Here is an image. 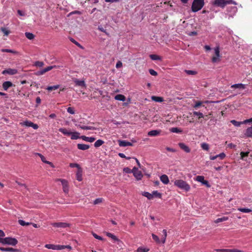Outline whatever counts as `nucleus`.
Segmentation results:
<instances>
[{"instance_id":"f257e3e1","label":"nucleus","mask_w":252,"mask_h":252,"mask_svg":"<svg viewBox=\"0 0 252 252\" xmlns=\"http://www.w3.org/2000/svg\"><path fill=\"white\" fill-rule=\"evenodd\" d=\"M174 184L178 188L186 192L189 191L190 189L189 185L187 182L181 179L176 180Z\"/></svg>"},{"instance_id":"f03ea898","label":"nucleus","mask_w":252,"mask_h":252,"mask_svg":"<svg viewBox=\"0 0 252 252\" xmlns=\"http://www.w3.org/2000/svg\"><path fill=\"white\" fill-rule=\"evenodd\" d=\"M204 0H194L191 5V10L195 12L200 10L204 6Z\"/></svg>"},{"instance_id":"7ed1b4c3","label":"nucleus","mask_w":252,"mask_h":252,"mask_svg":"<svg viewBox=\"0 0 252 252\" xmlns=\"http://www.w3.org/2000/svg\"><path fill=\"white\" fill-rule=\"evenodd\" d=\"M0 243L4 245L15 246L18 243V241L16 239L11 237L0 238Z\"/></svg>"},{"instance_id":"20e7f679","label":"nucleus","mask_w":252,"mask_h":252,"mask_svg":"<svg viewBox=\"0 0 252 252\" xmlns=\"http://www.w3.org/2000/svg\"><path fill=\"white\" fill-rule=\"evenodd\" d=\"M45 247L48 249L54 250H62L64 249L63 245H55L53 244H46Z\"/></svg>"},{"instance_id":"39448f33","label":"nucleus","mask_w":252,"mask_h":252,"mask_svg":"<svg viewBox=\"0 0 252 252\" xmlns=\"http://www.w3.org/2000/svg\"><path fill=\"white\" fill-rule=\"evenodd\" d=\"M20 124L22 126H25L28 127H32L34 129H37L38 128V126L37 124H34L29 121H24L22 123H21Z\"/></svg>"},{"instance_id":"423d86ee","label":"nucleus","mask_w":252,"mask_h":252,"mask_svg":"<svg viewBox=\"0 0 252 252\" xmlns=\"http://www.w3.org/2000/svg\"><path fill=\"white\" fill-rule=\"evenodd\" d=\"M215 56H213L212 58V62L213 63H217L220 61V49L219 47H216L215 49Z\"/></svg>"},{"instance_id":"0eeeda50","label":"nucleus","mask_w":252,"mask_h":252,"mask_svg":"<svg viewBox=\"0 0 252 252\" xmlns=\"http://www.w3.org/2000/svg\"><path fill=\"white\" fill-rule=\"evenodd\" d=\"M85 123L83 122H80L77 125H76V126L78 127H79L82 129H85V130H95L96 128L94 126H84V124Z\"/></svg>"},{"instance_id":"6e6552de","label":"nucleus","mask_w":252,"mask_h":252,"mask_svg":"<svg viewBox=\"0 0 252 252\" xmlns=\"http://www.w3.org/2000/svg\"><path fill=\"white\" fill-rule=\"evenodd\" d=\"M51 224L56 227L58 228H66L67 227H69L70 226V224L69 223H66V222H52L51 223Z\"/></svg>"},{"instance_id":"1a4fd4ad","label":"nucleus","mask_w":252,"mask_h":252,"mask_svg":"<svg viewBox=\"0 0 252 252\" xmlns=\"http://www.w3.org/2000/svg\"><path fill=\"white\" fill-rule=\"evenodd\" d=\"M56 67V65L49 66L42 69L41 70L38 71L37 72H36L35 73V75H38V76L43 75L46 72L51 70V69H52L54 68H55Z\"/></svg>"},{"instance_id":"9d476101","label":"nucleus","mask_w":252,"mask_h":252,"mask_svg":"<svg viewBox=\"0 0 252 252\" xmlns=\"http://www.w3.org/2000/svg\"><path fill=\"white\" fill-rule=\"evenodd\" d=\"M58 180L60 181L62 183L63 190L64 192H67L68 191V186L67 181L65 179H58Z\"/></svg>"},{"instance_id":"9b49d317","label":"nucleus","mask_w":252,"mask_h":252,"mask_svg":"<svg viewBox=\"0 0 252 252\" xmlns=\"http://www.w3.org/2000/svg\"><path fill=\"white\" fill-rule=\"evenodd\" d=\"M17 73L18 70L17 69L12 68H8L7 69H5L2 72L3 74H8L9 75H15Z\"/></svg>"},{"instance_id":"f8f14e48","label":"nucleus","mask_w":252,"mask_h":252,"mask_svg":"<svg viewBox=\"0 0 252 252\" xmlns=\"http://www.w3.org/2000/svg\"><path fill=\"white\" fill-rule=\"evenodd\" d=\"M214 4L224 8L226 6L225 0H215Z\"/></svg>"},{"instance_id":"ddd939ff","label":"nucleus","mask_w":252,"mask_h":252,"mask_svg":"<svg viewBox=\"0 0 252 252\" xmlns=\"http://www.w3.org/2000/svg\"><path fill=\"white\" fill-rule=\"evenodd\" d=\"M12 86H15V85L10 81H5L2 83V88L4 91H7Z\"/></svg>"},{"instance_id":"4468645a","label":"nucleus","mask_w":252,"mask_h":252,"mask_svg":"<svg viewBox=\"0 0 252 252\" xmlns=\"http://www.w3.org/2000/svg\"><path fill=\"white\" fill-rule=\"evenodd\" d=\"M74 82L76 86H80L82 88H86V84L85 81L83 80H79L77 79H75L74 80Z\"/></svg>"},{"instance_id":"2eb2a0df","label":"nucleus","mask_w":252,"mask_h":252,"mask_svg":"<svg viewBox=\"0 0 252 252\" xmlns=\"http://www.w3.org/2000/svg\"><path fill=\"white\" fill-rule=\"evenodd\" d=\"M119 145L120 147H126V146H132V144L130 142L125 140H118V141Z\"/></svg>"},{"instance_id":"dca6fc26","label":"nucleus","mask_w":252,"mask_h":252,"mask_svg":"<svg viewBox=\"0 0 252 252\" xmlns=\"http://www.w3.org/2000/svg\"><path fill=\"white\" fill-rule=\"evenodd\" d=\"M36 154L41 158L42 162L49 164L52 167H54L53 164L51 162L46 160L45 158L42 154L39 153H37Z\"/></svg>"},{"instance_id":"f3484780","label":"nucleus","mask_w":252,"mask_h":252,"mask_svg":"<svg viewBox=\"0 0 252 252\" xmlns=\"http://www.w3.org/2000/svg\"><path fill=\"white\" fill-rule=\"evenodd\" d=\"M106 235L107 236L111 238L114 241L118 242V244H119L120 243H122V241H120L115 235L112 233L110 232H106Z\"/></svg>"},{"instance_id":"a211bd4d","label":"nucleus","mask_w":252,"mask_h":252,"mask_svg":"<svg viewBox=\"0 0 252 252\" xmlns=\"http://www.w3.org/2000/svg\"><path fill=\"white\" fill-rule=\"evenodd\" d=\"M179 146L182 150H184L186 153H189L190 151L189 147L183 143H179Z\"/></svg>"},{"instance_id":"6ab92c4d","label":"nucleus","mask_w":252,"mask_h":252,"mask_svg":"<svg viewBox=\"0 0 252 252\" xmlns=\"http://www.w3.org/2000/svg\"><path fill=\"white\" fill-rule=\"evenodd\" d=\"M160 132V130H152L148 132V135L149 136H156L158 135Z\"/></svg>"},{"instance_id":"aec40b11","label":"nucleus","mask_w":252,"mask_h":252,"mask_svg":"<svg viewBox=\"0 0 252 252\" xmlns=\"http://www.w3.org/2000/svg\"><path fill=\"white\" fill-rule=\"evenodd\" d=\"M160 181L165 185H167L169 182L168 176L165 175H162L160 177Z\"/></svg>"},{"instance_id":"412c9836","label":"nucleus","mask_w":252,"mask_h":252,"mask_svg":"<svg viewBox=\"0 0 252 252\" xmlns=\"http://www.w3.org/2000/svg\"><path fill=\"white\" fill-rule=\"evenodd\" d=\"M77 148L81 150H88L90 148V146L87 144H78Z\"/></svg>"},{"instance_id":"4be33fe9","label":"nucleus","mask_w":252,"mask_h":252,"mask_svg":"<svg viewBox=\"0 0 252 252\" xmlns=\"http://www.w3.org/2000/svg\"><path fill=\"white\" fill-rule=\"evenodd\" d=\"M76 176V179L78 181H81L82 180V170L81 168H79L77 170Z\"/></svg>"},{"instance_id":"5701e85b","label":"nucleus","mask_w":252,"mask_h":252,"mask_svg":"<svg viewBox=\"0 0 252 252\" xmlns=\"http://www.w3.org/2000/svg\"><path fill=\"white\" fill-rule=\"evenodd\" d=\"M59 131L64 135L69 136L71 134V131L68 130L65 128H60L59 129Z\"/></svg>"},{"instance_id":"b1692460","label":"nucleus","mask_w":252,"mask_h":252,"mask_svg":"<svg viewBox=\"0 0 252 252\" xmlns=\"http://www.w3.org/2000/svg\"><path fill=\"white\" fill-rule=\"evenodd\" d=\"M80 138H81L82 140H83L84 141H86L89 142H93L95 140V138L94 137H87L84 135L81 136L80 137Z\"/></svg>"},{"instance_id":"393cba45","label":"nucleus","mask_w":252,"mask_h":252,"mask_svg":"<svg viewBox=\"0 0 252 252\" xmlns=\"http://www.w3.org/2000/svg\"><path fill=\"white\" fill-rule=\"evenodd\" d=\"M133 176L137 180H140L142 179L143 177V174L142 172L139 170L135 173H134Z\"/></svg>"},{"instance_id":"a878e982","label":"nucleus","mask_w":252,"mask_h":252,"mask_svg":"<svg viewBox=\"0 0 252 252\" xmlns=\"http://www.w3.org/2000/svg\"><path fill=\"white\" fill-rule=\"evenodd\" d=\"M231 88H238L240 89H245L246 88L245 85L242 83L235 84L231 86Z\"/></svg>"},{"instance_id":"bb28decb","label":"nucleus","mask_w":252,"mask_h":252,"mask_svg":"<svg viewBox=\"0 0 252 252\" xmlns=\"http://www.w3.org/2000/svg\"><path fill=\"white\" fill-rule=\"evenodd\" d=\"M0 30L4 36H8L11 33V32L7 28L4 27H1Z\"/></svg>"},{"instance_id":"cd10ccee","label":"nucleus","mask_w":252,"mask_h":252,"mask_svg":"<svg viewBox=\"0 0 252 252\" xmlns=\"http://www.w3.org/2000/svg\"><path fill=\"white\" fill-rule=\"evenodd\" d=\"M163 235L162 236V237L161 238V243L162 244H164L166 241V239L167 237V231L166 229H163L162 230Z\"/></svg>"},{"instance_id":"c85d7f7f","label":"nucleus","mask_w":252,"mask_h":252,"mask_svg":"<svg viewBox=\"0 0 252 252\" xmlns=\"http://www.w3.org/2000/svg\"><path fill=\"white\" fill-rule=\"evenodd\" d=\"M70 135L71 139L72 140H75L80 138L79 137L80 133L78 132H71V134Z\"/></svg>"},{"instance_id":"c756f323","label":"nucleus","mask_w":252,"mask_h":252,"mask_svg":"<svg viewBox=\"0 0 252 252\" xmlns=\"http://www.w3.org/2000/svg\"><path fill=\"white\" fill-rule=\"evenodd\" d=\"M245 135L248 137H252V126L248 127L246 131Z\"/></svg>"},{"instance_id":"7c9ffc66","label":"nucleus","mask_w":252,"mask_h":252,"mask_svg":"<svg viewBox=\"0 0 252 252\" xmlns=\"http://www.w3.org/2000/svg\"><path fill=\"white\" fill-rule=\"evenodd\" d=\"M115 99L117 100L125 101L126 100V97L123 94H119L115 96Z\"/></svg>"},{"instance_id":"2f4dec72","label":"nucleus","mask_w":252,"mask_h":252,"mask_svg":"<svg viewBox=\"0 0 252 252\" xmlns=\"http://www.w3.org/2000/svg\"><path fill=\"white\" fill-rule=\"evenodd\" d=\"M1 51L2 52L11 53L14 54H17L18 53V52L16 51L8 49H1Z\"/></svg>"},{"instance_id":"473e14b6","label":"nucleus","mask_w":252,"mask_h":252,"mask_svg":"<svg viewBox=\"0 0 252 252\" xmlns=\"http://www.w3.org/2000/svg\"><path fill=\"white\" fill-rule=\"evenodd\" d=\"M142 195L145 197H146L148 199H153V194L152 193H150L148 192H144L142 193Z\"/></svg>"},{"instance_id":"72a5a7b5","label":"nucleus","mask_w":252,"mask_h":252,"mask_svg":"<svg viewBox=\"0 0 252 252\" xmlns=\"http://www.w3.org/2000/svg\"><path fill=\"white\" fill-rule=\"evenodd\" d=\"M104 143V142L103 140L98 139L94 143V146L95 148H98L101 146Z\"/></svg>"},{"instance_id":"f704fd0d","label":"nucleus","mask_w":252,"mask_h":252,"mask_svg":"<svg viewBox=\"0 0 252 252\" xmlns=\"http://www.w3.org/2000/svg\"><path fill=\"white\" fill-rule=\"evenodd\" d=\"M25 36L28 39L30 40L33 39L35 37L33 33L28 32H26L25 33Z\"/></svg>"},{"instance_id":"c9c22d12","label":"nucleus","mask_w":252,"mask_h":252,"mask_svg":"<svg viewBox=\"0 0 252 252\" xmlns=\"http://www.w3.org/2000/svg\"><path fill=\"white\" fill-rule=\"evenodd\" d=\"M152 100H153L156 102H161L163 101V98L161 97H159V96H153L152 97Z\"/></svg>"},{"instance_id":"e433bc0d","label":"nucleus","mask_w":252,"mask_h":252,"mask_svg":"<svg viewBox=\"0 0 252 252\" xmlns=\"http://www.w3.org/2000/svg\"><path fill=\"white\" fill-rule=\"evenodd\" d=\"M231 123H232L235 126H240L241 124H244V122H237L236 120H233L230 121Z\"/></svg>"},{"instance_id":"4c0bfd02","label":"nucleus","mask_w":252,"mask_h":252,"mask_svg":"<svg viewBox=\"0 0 252 252\" xmlns=\"http://www.w3.org/2000/svg\"><path fill=\"white\" fill-rule=\"evenodd\" d=\"M170 131L173 133H181L182 132V130L178 127H172L170 129Z\"/></svg>"},{"instance_id":"58836bf2","label":"nucleus","mask_w":252,"mask_h":252,"mask_svg":"<svg viewBox=\"0 0 252 252\" xmlns=\"http://www.w3.org/2000/svg\"><path fill=\"white\" fill-rule=\"evenodd\" d=\"M238 210L241 212L245 213H250L252 212V210L248 208H239L238 209Z\"/></svg>"},{"instance_id":"ea45409f","label":"nucleus","mask_w":252,"mask_h":252,"mask_svg":"<svg viewBox=\"0 0 252 252\" xmlns=\"http://www.w3.org/2000/svg\"><path fill=\"white\" fill-rule=\"evenodd\" d=\"M201 147L204 150L208 151L209 149V144L206 143H202L201 144Z\"/></svg>"},{"instance_id":"a19ab883","label":"nucleus","mask_w":252,"mask_h":252,"mask_svg":"<svg viewBox=\"0 0 252 252\" xmlns=\"http://www.w3.org/2000/svg\"><path fill=\"white\" fill-rule=\"evenodd\" d=\"M152 238L153 239V240L158 244H159L161 243V241L159 239V238H158V236H157L156 235H155V234H152Z\"/></svg>"},{"instance_id":"79ce46f5","label":"nucleus","mask_w":252,"mask_h":252,"mask_svg":"<svg viewBox=\"0 0 252 252\" xmlns=\"http://www.w3.org/2000/svg\"><path fill=\"white\" fill-rule=\"evenodd\" d=\"M249 153H250L249 152H241L240 153L241 159L242 160H245L244 159L245 157H248L249 156Z\"/></svg>"},{"instance_id":"37998d69","label":"nucleus","mask_w":252,"mask_h":252,"mask_svg":"<svg viewBox=\"0 0 252 252\" xmlns=\"http://www.w3.org/2000/svg\"><path fill=\"white\" fill-rule=\"evenodd\" d=\"M60 86L59 85H55L53 86H48L47 88V90L49 91H52L53 90H56L59 88Z\"/></svg>"},{"instance_id":"c03bdc74","label":"nucleus","mask_w":252,"mask_h":252,"mask_svg":"<svg viewBox=\"0 0 252 252\" xmlns=\"http://www.w3.org/2000/svg\"><path fill=\"white\" fill-rule=\"evenodd\" d=\"M193 115L194 116H198L199 119L204 118V115L200 112L194 111L193 112Z\"/></svg>"},{"instance_id":"a18cd8bd","label":"nucleus","mask_w":252,"mask_h":252,"mask_svg":"<svg viewBox=\"0 0 252 252\" xmlns=\"http://www.w3.org/2000/svg\"><path fill=\"white\" fill-rule=\"evenodd\" d=\"M150 57L152 60H161V58L159 56L155 55V54L150 55Z\"/></svg>"},{"instance_id":"49530a36","label":"nucleus","mask_w":252,"mask_h":252,"mask_svg":"<svg viewBox=\"0 0 252 252\" xmlns=\"http://www.w3.org/2000/svg\"><path fill=\"white\" fill-rule=\"evenodd\" d=\"M227 220H228V218L227 217H223L221 218L217 219L215 221V223H219V222H222L223 221Z\"/></svg>"},{"instance_id":"de8ad7c7","label":"nucleus","mask_w":252,"mask_h":252,"mask_svg":"<svg viewBox=\"0 0 252 252\" xmlns=\"http://www.w3.org/2000/svg\"><path fill=\"white\" fill-rule=\"evenodd\" d=\"M149 251V249L143 248V247H139L137 250L136 252H148Z\"/></svg>"},{"instance_id":"09e8293b","label":"nucleus","mask_w":252,"mask_h":252,"mask_svg":"<svg viewBox=\"0 0 252 252\" xmlns=\"http://www.w3.org/2000/svg\"><path fill=\"white\" fill-rule=\"evenodd\" d=\"M18 223L22 226L29 225L31 224V222H26L24 220H19Z\"/></svg>"},{"instance_id":"8fccbe9b","label":"nucleus","mask_w":252,"mask_h":252,"mask_svg":"<svg viewBox=\"0 0 252 252\" xmlns=\"http://www.w3.org/2000/svg\"><path fill=\"white\" fill-rule=\"evenodd\" d=\"M153 194V197L154 196L160 198L161 197V194L158 192L157 190L153 191L152 192Z\"/></svg>"},{"instance_id":"3c124183","label":"nucleus","mask_w":252,"mask_h":252,"mask_svg":"<svg viewBox=\"0 0 252 252\" xmlns=\"http://www.w3.org/2000/svg\"><path fill=\"white\" fill-rule=\"evenodd\" d=\"M44 63L43 62L40 61H36L34 63L35 66L40 67H42L44 65Z\"/></svg>"},{"instance_id":"603ef678","label":"nucleus","mask_w":252,"mask_h":252,"mask_svg":"<svg viewBox=\"0 0 252 252\" xmlns=\"http://www.w3.org/2000/svg\"><path fill=\"white\" fill-rule=\"evenodd\" d=\"M196 180L198 182L202 183L204 180V177L203 176H197L196 178Z\"/></svg>"},{"instance_id":"864d4df0","label":"nucleus","mask_w":252,"mask_h":252,"mask_svg":"<svg viewBox=\"0 0 252 252\" xmlns=\"http://www.w3.org/2000/svg\"><path fill=\"white\" fill-rule=\"evenodd\" d=\"M70 41L73 43L74 44H75L76 45H77L78 47H80V48L81 49H83V47H82V46L81 45V44L78 43L77 41H76L75 40H74L73 38H71L70 39Z\"/></svg>"},{"instance_id":"5fc2aeb1","label":"nucleus","mask_w":252,"mask_h":252,"mask_svg":"<svg viewBox=\"0 0 252 252\" xmlns=\"http://www.w3.org/2000/svg\"><path fill=\"white\" fill-rule=\"evenodd\" d=\"M69 166L71 168L77 167L78 168V169L79 168H81L78 164L75 163H70Z\"/></svg>"},{"instance_id":"6e6d98bb","label":"nucleus","mask_w":252,"mask_h":252,"mask_svg":"<svg viewBox=\"0 0 252 252\" xmlns=\"http://www.w3.org/2000/svg\"><path fill=\"white\" fill-rule=\"evenodd\" d=\"M226 157L225 154L224 153H221L217 155V157L219 158L220 159H223Z\"/></svg>"},{"instance_id":"4d7b16f0","label":"nucleus","mask_w":252,"mask_h":252,"mask_svg":"<svg viewBox=\"0 0 252 252\" xmlns=\"http://www.w3.org/2000/svg\"><path fill=\"white\" fill-rule=\"evenodd\" d=\"M102 200H103V199L102 198H97L96 199L94 202V204H99L100 203H101L102 202Z\"/></svg>"},{"instance_id":"13d9d810","label":"nucleus","mask_w":252,"mask_h":252,"mask_svg":"<svg viewBox=\"0 0 252 252\" xmlns=\"http://www.w3.org/2000/svg\"><path fill=\"white\" fill-rule=\"evenodd\" d=\"M226 5L227 4H233L236 5V2L233 0H225Z\"/></svg>"},{"instance_id":"bf43d9fd","label":"nucleus","mask_w":252,"mask_h":252,"mask_svg":"<svg viewBox=\"0 0 252 252\" xmlns=\"http://www.w3.org/2000/svg\"><path fill=\"white\" fill-rule=\"evenodd\" d=\"M186 72L189 75H195L197 73L196 71L190 70H186Z\"/></svg>"},{"instance_id":"052dcab7","label":"nucleus","mask_w":252,"mask_h":252,"mask_svg":"<svg viewBox=\"0 0 252 252\" xmlns=\"http://www.w3.org/2000/svg\"><path fill=\"white\" fill-rule=\"evenodd\" d=\"M149 71L150 74L153 76H157L158 75V73L153 69H150Z\"/></svg>"},{"instance_id":"680f3d73","label":"nucleus","mask_w":252,"mask_h":252,"mask_svg":"<svg viewBox=\"0 0 252 252\" xmlns=\"http://www.w3.org/2000/svg\"><path fill=\"white\" fill-rule=\"evenodd\" d=\"M67 112L71 114H74L75 113L73 108L70 107L67 109Z\"/></svg>"},{"instance_id":"e2e57ef3","label":"nucleus","mask_w":252,"mask_h":252,"mask_svg":"<svg viewBox=\"0 0 252 252\" xmlns=\"http://www.w3.org/2000/svg\"><path fill=\"white\" fill-rule=\"evenodd\" d=\"M123 171L124 172L126 173H132V170L128 167H125L124 168Z\"/></svg>"},{"instance_id":"0e129e2a","label":"nucleus","mask_w":252,"mask_h":252,"mask_svg":"<svg viewBox=\"0 0 252 252\" xmlns=\"http://www.w3.org/2000/svg\"><path fill=\"white\" fill-rule=\"evenodd\" d=\"M122 66H123L122 63L120 61H118L116 64V67L117 68H119L121 67Z\"/></svg>"},{"instance_id":"69168bd1","label":"nucleus","mask_w":252,"mask_h":252,"mask_svg":"<svg viewBox=\"0 0 252 252\" xmlns=\"http://www.w3.org/2000/svg\"><path fill=\"white\" fill-rule=\"evenodd\" d=\"M201 105H202V102L199 101H196L195 104V105L194 106V108H197L199 107V106H200Z\"/></svg>"},{"instance_id":"338daca9","label":"nucleus","mask_w":252,"mask_h":252,"mask_svg":"<svg viewBox=\"0 0 252 252\" xmlns=\"http://www.w3.org/2000/svg\"><path fill=\"white\" fill-rule=\"evenodd\" d=\"M217 251L220 252H230V249H218Z\"/></svg>"},{"instance_id":"774afa93","label":"nucleus","mask_w":252,"mask_h":252,"mask_svg":"<svg viewBox=\"0 0 252 252\" xmlns=\"http://www.w3.org/2000/svg\"><path fill=\"white\" fill-rule=\"evenodd\" d=\"M19 251L18 249H13L12 248H9L8 252H18Z\"/></svg>"}]
</instances>
